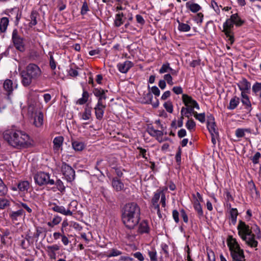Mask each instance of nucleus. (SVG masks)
Wrapping results in <instances>:
<instances>
[{"label": "nucleus", "mask_w": 261, "mask_h": 261, "mask_svg": "<svg viewBox=\"0 0 261 261\" xmlns=\"http://www.w3.org/2000/svg\"><path fill=\"white\" fill-rule=\"evenodd\" d=\"M140 214V207L137 203L130 202L126 203L122 209L123 223L128 229H134L139 224Z\"/></svg>", "instance_id": "nucleus-1"}, {"label": "nucleus", "mask_w": 261, "mask_h": 261, "mask_svg": "<svg viewBox=\"0 0 261 261\" xmlns=\"http://www.w3.org/2000/svg\"><path fill=\"white\" fill-rule=\"evenodd\" d=\"M3 137L9 145L14 147L25 148L30 144L29 136L20 130H6L3 133Z\"/></svg>", "instance_id": "nucleus-2"}, {"label": "nucleus", "mask_w": 261, "mask_h": 261, "mask_svg": "<svg viewBox=\"0 0 261 261\" xmlns=\"http://www.w3.org/2000/svg\"><path fill=\"white\" fill-rule=\"evenodd\" d=\"M237 229L239 236L249 246L252 248L257 246L258 242L255 240V236L248 225L242 220H240Z\"/></svg>", "instance_id": "nucleus-3"}, {"label": "nucleus", "mask_w": 261, "mask_h": 261, "mask_svg": "<svg viewBox=\"0 0 261 261\" xmlns=\"http://www.w3.org/2000/svg\"><path fill=\"white\" fill-rule=\"evenodd\" d=\"M42 74V71L40 67L33 63L29 64L25 70L21 72V82L24 86H29L33 80H38Z\"/></svg>", "instance_id": "nucleus-4"}, {"label": "nucleus", "mask_w": 261, "mask_h": 261, "mask_svg": "<svg viewBox=\"0 0 261 261\" xmlns=\"http://www.w3.org/2000/svg\"><path fill=\"white\" fill-rule=\"evenodd\" d=\"M227 245L233 261L245 260L244 251L241 248L236 239L229 236L227 239Z\"/></svg>", "instance_id": "nucleus-5"}, {"label": "nucleus", "mask_w": 261, "mask_h": 261, "mask_svg": "<svg viewBox=\"0 0 261 261\" xmlns=\"http://www.w3.org/2000/svg\"><path fill=\"white\" fill-rule=\"evenodd\" d=\"M59 168L64 176V178L68 182H71L74 179L75 171L70 166L65 162H63L60 166H59Z\"/></svg>", "instance_id": "nucleus-6"}, {"label": "nucleus", "mask_w": 261, "mask_h": 261, "mask_svg": "<svg viewBox=\"0 0 261 261\" xmlns=\"http://www.w3.org/2000/svg\"><path fill=\"white\" fill-rule=\"evenodd\" d=\"M34 178L36 184L40 186L46 185H53L55 184L54 180L50 179L49 174L44 172H38L35 175Z\"/></svg>", "instance_id": "nucleus-7"}, {"label": "nucleus", "mask_w": 261, "mask_h": 261, "mask_svg": "<svg viewBox=\"0 0 261 261\" xmlns=\"http://www.w3.org/2000/svg\"><path fill=\"white\" fill-rule=\"evenodd\" d=\"M233 22L230 18L227 19L223 25V32L224 33L228 41L230 42V44H232L234 42V37L232 31L234 25Z\"/></svg>", "instance_id": "nucleus-8"}, {"label": "nucleus", "mask_w": 261, "mask_h": 261, "mask_svg": "<svg viewBox=\"0 0 261 261\" xmlns=\"http://www.w3.org/2000/svg\"><path fill=\"white\" fill-rule=\"evenodd\" d=\"M12 39L15 48L18 50L23 52L25 50L23 38L18 35L16 29L14 30L12 32Z\"/></svg>", "instance_id": "nucleus-9"}, {"label": "nucleus", "mask_w": 261, "mask_h": 261, "mask_svg": "<svg viewBox=\"0 0 261 261\" xmlns=\"http://www.w3.org/2000/svg\"><path fill=\"white\" fill-rule=\"evenodd\" d=\"M182 100L186 107L196 108L197 110L200 109L198 103L193 99L191 96L184 94L182 95Z\"/></svg>", "instance_id": "nucleus-10"}, {"label": "nucleus", "mask_w": 261, "mask_h": 261, "mask_svg": "<svg viewBox=\"0 0 261 261\" xmlns=\"http://www.w3.org/2000/svg\"><path fill=\"white\" fill-rule=\"evenodd\" d=\"M30 187V183L28 181L21 180L17 184V188L13 187L12 190L14 191L18 190L19 193L25 194L28 192Z\"/></svg>", "instance_id": "nucleus-11"}, {"label": "nucleus", "mask_w": 261, "mask_h": 261, "mask_svg": "<svg viewBox=\"0 0 261 261\" xmlns=\"http://www.w3.org/2000/svg\"><path fill=\"white\" fill-rule=\"evenodd\" d=\"M51 210L57 213H60L65 216H72V212L69 210L66 209L63 206L58 205L56 203H51L49 204Z\"/></svg>", "instance_id": "nucleus-12"}, {"label": "nucleus", "mask_w": 261, "mask_h": 261, "mask_svg": "<svg viewBox=\"0 0 261 261\" xmlns=\"http://www.w3.org/2000/svg\"><path fill=\"white\" fill-rule=\"evenodd\" d=\"M106 108V105L100 101L97 103L94 108L96 119L99 120L102 119Z\"/></svg>", "instance_id": "nucleus-13"}, {"label": "nucleus", "mask_w": 261, "mask_h": 261, "mask_svg": "<svg viewBox=\"0 0 261 261\" xmlns=\"http://www.w3.org/2000/svg\"><path fill=\"white\" fill-rule=\"evenodd\" d=\"M33 120V125L38 128H40L43 124V114L42 112L38 113L36 115H34L32 117H29Z\"/></svg>", "instance_id": "nucleus-14"}, {"label": "nucleus", "mask_w": 261, "mask_h": 261, "mask_svg": "<svg viewBox=\"0 0 261 261\" xmlns=\"http://www.w3.org/2000/svg\"><path fill=\"white\" fill-rule=\"evenodd\" d=\"M207 127L210 134H218L214 117L212 115L207 117Z\"/></svg>", "instance_id": "nucleus-15"}, {"label": "nucleus", "mask_w": 261, "mask_h": 261, "mask_svg": "<svg viewBox=\"0 0 261 261\" xmlns=\"http://www.w3.org/2000/svg\"><path fill=\"white\" fill-rule=\"evenodd\" d=\"M108 92L107 90H103L101 88H94L93 91V93L94 95L98 97L97 102H103V100H106L107 98V96L106 95V92Z\"/></svg>", "instance_id": "nucleus-16"}, {"label": "nucleus", "mask_w": 261, "mask_h": 261, "mask_svg": "<svg viewBox=\"0 0 261 261\" xmlns=\"http://www.w3.org/2000/svg\"><path fill=\"white\" fill-rule=\"evenodd\" d=\"M3 88L6 92V94L8 96V98L9 99V96L12 93L14 89L16 88V86L15 87L13 85V82L11 80L7 79L4 82Z\"/></svg>", "instance_id": "nucleus-17"}, {"label": "nucleus", "mask_w": 261, "mask_h": 261, "mask_svg": "<svg viewBox=\"0 0 261 261\" xmlns=\"http://www.w3.org/2000/svg\"><path fill=\"white\" fill-rule=\"evenodd\" d=\"M134 66V63L130 61H126L117 64L119 71L123 73H126Z\"/></svg>", "instance_id": "nucleus-18"}, {"label": "nucleus", "mask_w": 261, "mask_h": 261, "mask_svg": "<svg viewBox=\"0 0 261 261\" xmlns=\"http://www.w3.org/2000/svg\"><path fill=\"white\" fill-rule=\"evenodd\" d=\"M237 85L241 91H249L251 88V84L245 78H242Z\"/></svg>", "instance_id": "nucleus-19"}, {"label": "nucleus", "mask_w": 261, "mask_h": 261, "mask_svg": "<svg viewBox=\"0 0 261 261\" xmlns=\"http://www.w3.org/2000/svg\"><path fill=\"white\" fill-rule=\"evenodd\" d=\"M41 111L36 107L34 101H30L28 103V115L29 117H32Z\"/></svg>", "instance_id": "nucleus-20"}, {"label": "nucleus", "mask_w": 261, "mask_h": 261, "mask_svg": "<svg viewBox=\"0 0 261 261\" xmlns=\"http://www.w3.org/2000/svg\"><path fill=\"white\" fill-rule=\"evenodd\" d=\"M194 0H191L186 4V8L193 13L198 12L201 9V7L198 4L195 3Z\"/></svg>", "instance_id": "nucleus-21"}, {"label": "nucleus", "mask_w": 261, "mask_h": 261, "mask_svg": "<svg viewBox=\"0 0 261 261\" xmlns=\"http://www.w3.org/2000/svg\"><path fill=\"white\" fill-rule=\"evenodd\" d=\"M139 224L138 229L139 233L141 234L148 233L149 232L150 229L147 221L143 220L140 223H139Z\"/></svg>", "instance_id": "nucleus-22"}, {"label": "nucleus", "mask_w": 261, "mask_h": 261, "mask_svg": "<svg viewBox=\"0 0 261 261\" xmlns=\"http://www.w3.org/2000/svg\"><path fill=\"white\" fill-rule=\"evenodd\" d=\"M24 211L20 209L17 211H11L9 213V217L11 220L15 222L18 220V218L21 217L24 215Z\"/></svg>", "instance_id": "nucleus-23"}, {"label": "nucleus", "mask_w": 261, "mask_h": 261, "mask_svg": "<svg viewBox=\"0 0 261 261\" xmlns=\"http://www.w3.org/2000/svg\"><path fill=\"white\" fill-rule=\"evenodd\" d=\"M162 191H163L158 190L154 193L151 199V206L153 208H158V207L160 206L158 202L162 194Z\"/></svg>", "instance_id": "nucleus-24"}, {"label": "nucleus", "mask_w": 261, "mask_h": 261, "mask_svg": "<svg viewBox=\"0 0 261 261\" xmlns=\"http://www.w3.org/2000/svg\"><path fill=\"white\" fill-rule=\"evenodd\" d=\"M112 185L113 188L117 192L123 190L124 186L123 183L119 179L113 178L112 181Z\"/></svg>", "instance_id": "nucleus-25"}, {"label": "nucleus", "mask_w": 261, "mask_h": 261, "mask_svg": "<svg viewBox=\"0 0 261 261\" xmlns=\"http://www.w3.org/2000/svg\"><path fill=\"white\" fill-rule=\"evenodd\" d=\"M147 132L150 136L156 138L162 137L163 135V133L161 130L155 129L152 126H148Z\"/></svg>", "instance_id": "nucleus-26"}, {"label": "nucleus", "mask_w": 261, "mask_h": 261, "mask_svg": "<svg viewBox=\"0 0 261 261\" xmlns=\"http://www.w3.org/2000/svg\"><path fill=\"white\" fill-rule=\"evenodd\" d=\"M240 101V98L237 96H233L230 100L229 103L227 106L228 110H232L235 109L239 105Z\"/></svg>", "instance_id": "nucleus-27"}, {"label": "nucleus", "mask_w": 261, "mask_h": 261, "mask_svg": "<svg viewBox=\"0 0 261 261\" xmlns=\"http://www.w3.org/2000/svg\"><path fill=\"white\" fill-rule=\"evenodd\" d=\"M230 19L237 27H240L244 23V21L241 19L238 13L231 15Z\"/></svg>", "instance_id": "nucleus-28"}, {"label": "nucleus", "mask_w": 261, "mask_h": 261, "mask_svg": "<svg viewBox=\"0 0 261 261\" xmlns=\"http://www.w3.org/2000/svg\"><path fill=\"white\" fill-rule=\"evenodd\" d=\"M64 138L62 136L56 137L53 140L54 149L56 150H59L61 147Z\"/></svg>", "instance_id": "nucleus-29"}, {"label": "nucleus", "mask_w": 261, "mask_h": 261, "mask_svg": "<svg viewBox=\"0 0 261 261\" xmlns=\"http://www.w3.org/2000/svg\"><path fill=\"white\" fill-rule=\"evenodd\" d=\"M193 108L188 107H182L180 111L181 115L185 116L186 117L189 118L190 114H192L194 115V113L196 112L194 110Z\"/></svg>", "instance_id": "nucleus-30"}, {"label": "nucleus", "mask_w": 261, "mask_h": 261, "mask_svg": "<svg viewBox=\"0 0 261 261\" xmlns=\"http://www.w3.org/2000/svg\"><path fill=\"white\" fill-rule=\"evenodd\" d=\"M230 219L233 225H235L237 222V219L238 215V210L236 208H231L229 211Z\"/></svg>", "instance_id": "nucleus-31"}, {"label": "nucleus", "mask_w": 261, "mask_h": 261, "mask_svg": "<svg viewBox=\"0 0 261 261\" xmlns=\"http://www.w3.org/2000/svg\"><path fill=\"white\" fill-rule=\"evenodd\" d=\"M39 14L36 11H32L30 15V22L29 23V27H32L37 24V18Z\"/></svg>", "instance_id": "nucleus-32"}, {"label": "nucleus", "mask_w": 261, "mask_h": 261, "mask_svg": "<svg viewBox=\"0 0 261 261\" xmlns=\"http://www.w3.org/2000/svg\"><path fill=\"white\" fill-rule=\"evenodd\" d=\"M245 133H251L250 128H237L235 132V135L238 138H242L245 136Z\"/></svg>", "instance_id": "nucleus-33"}, {"label": "nucleus", "mask_w": 261, "mask_h": 261, "mask_svg": "<svg viewBox=\"0 0 261 261\" xmlns=\"http://www.w3.org/2000/svg\"><path fill=\"white\" fill-rule=\"evenodd\" d=\"M9 19L7 17H3L0 21V30L2 32H5L9 24Z\"/></svg>", "instance_id": "nucleus-34"}, {"label": "nucleus", "mask_w": 261, "mask_h": 261, "mask_svg": "<svg viewBox=\"0 0 261 261\" xmlns=\"http://www.w3.org/2000/svg\"><path fill=\"white\" fill-rule=\"evenodd\" d=\"M88 98H89L88 92L84 89L83 94H82V97L81 98H79L77 100L76 103L81 105H84L87 101Z\"/></svg>", "instance_id": "nucleus-35"}, {"label": "nucleus", "mask_w": 261, "mask_h": 261, "mask_svg": "<svg viewBox=\"0 0 261 261\" xmlns=\"http://www.w3.org/2000/svg\"><path fill=\"white\" fill-rule=\"evenodd\" d=\"M123 16L124 15L122 13H119L116 15L114 21V24L116 27H119L123 24V21L122 20V18Z\"/></svg>", "instance_id": "nucleus-36"}, {"label": "nucleus", "mask_w": 261, "mask_h": 261, "mask_svg": "<svg viewBox=\"0 0 261 261\" xmlns=\"http://www.w3.org/2000/svg\"><path fill=\"white\" fill-rule=\"evenodd\" d=\"M169 71H174V70L170 67V64L169 63L163 64L159 70V72L161 74L168 72Z\"/></svg>", "instance_id": "nucleus-37"}, {"label": "nucleus", "mask_w": 261, "mask_h": 261, "mask_svg": "<svg viewBox=\"0 0 261 261\" xmlns=\"http://www.w3.org/2000/svg\"><path fill=\"white\" fill-rule=\"evenodd\" d=\"M91 117V108L86 107L84 112L82 114V119L83 120H89Z\"/></svg>", "instance_id": "nucleus-38"}, {"label": "nucleus", "mask_w": 261, "mask_h": 261, "mask_svg": "<svg viewBox=\"0 0 261 261\" xmlns=\"http://www.w3.org/2000/svg\"><path fill=\"white\" fill-rule=\"evenodd\" d=\"M178 23V29L180 32H188L191 29V27L186 23L180 22L179 20H177Z\"/></svg>", "instance_id": "nucleus-39"}, {"label": "nucleus", "mask_w": 261, "mask_h": 261, "mask_svg": "<svg viewBox=\"0 0 261 261\" xmlns=\"http://www.w3.org/2000/svg\"><path fill=\"white\" fill-rule=\"evenodd\" d=\"M62 218L61 217L59 216H56L51 221L47 222V225L49 227H53L55 225H57L59 224Z\"/></svg>", "instance_id": "nucleus-40"}, {"label": "nucleus", "mask_w": 261, "mask_h": 261, "mask_svg": "<svg viewBox=\"0 0 261 261\" xmlns=\"http://www.w3.org/2000/svg\"><path fill=\"white\" fill-rule=\"evenodd\" d=\"M72 145L76 151H81L84 148V144L81 142L74 141L72 142Z\"/></svg>", "instance_id": "nucleus-41"}, {"label": "nucleus", "mask_w": 261, "mask_h": 261, "mask_svg": "<svg viewBox=\"0 0 261 261\" xmlns=\"http://www.w3.org/2000/svg\"><path fill=\"white\" fill-rule=\"evenodd\" d=\"M148 254L150 257V261H159L157 258L156 252L154 249L152 248L148 250ZM159 261H161V260Z\"/></svg>", "instance_id": "nucleus-42"}, {"label": "nucleus", "mask_w": 261, "mask_h": 261, "mask_svg": "<svg viewBox=\"0 0 261 261\" xmlns=\"http://www.w3.org/2000/svg\"><path fill=\"white\" fill-rule=\"evenodd\" d=\"M186 126L190 131L194 130L196 127V123L192 119H189L186 122Z\"/></svg>", "instance_id": "nucleus-43"}, {"label": "nucleus", "mask_w": 261, "mask_h": 261, "mask_svg": "<svg viewBox=\"0 0 261 261\" xmlns=\"http://www.w3.org/2000/svg\"><path fill=\"white\" fill-rule=\"evenodd\" d=\"M241 102L242 104L244 106L245 109H246V110L248 112H250L252 111V105L249 99L241 100Z\"/></svg>", "instance_id": "nucleus-44"}, {"label": "nucleus", "mask_w": 261, "mask_h": 261, "mask_svg": "<svg viewBox=\"0 0 261 261\" xmlns=\"http://www.w3.org/2000/svg\"><path fill=\"white\" fill-rule=\"evenodd\" d=\"M252 90L257 95L258 92H261V83L255 82L252 86Z\"/></svg>", "instance_id": "nucleus-45"}, {"label": "nucleus", "mask_w": 261, "mask_h": 261, "mask_svg": "<svg viewBox=\"0 0 261 261\" xmlns=\"http://www.w3.org/2000/svg\"><path fill=\"white\" fill-rule=\"evenodd\" d=\"M194 117L201 123H203L205 121V116L204 113H198L196 112V113H194Z\"/></svg>", "instance_id": "nucleus-46"}, {"label": "nucleus", "mask_w": 261, "mask_h": 261, "mask_svg": "<svg viewBox=\"0 0 261 261\" xmlns=\"http://www.w3.org/2000/svg\"><path fill=\"white\" fill-rule=\"evenodd\" d=\"M251 229L252 230L253 229L252 232H254L253 233L255 236V240L260 239L261 238V234L259 227L257 225H255L253 227H251Z\"/></svg>", "instance_id": "nucleus-47"}, {"label": "nucleus", "mask_w": 261, "mask_h": 261, "mask_svg": "<svg viewBox=\"0 0 261 261\" xmlns=\"http://www.w3.org/2000/svg\"><path fill=\"white\" fill-rule=\"evenodd\" d=\"M122 254V252L116 249H112L109 251V253L107 255V257H114L117 256L119 255H121Z\"/></svg>", "instance_id": "nucleus-48"}, {"label": "nucleus", "mask_w": 261, "mask_h": 261, "mask_svg": "<svg viewBox=\"0 0 261 261\" xmlns=\"http://www.w3.org/2000/svg\"><path fill=\"white\" fill-rule=\"evenodd\" d=\"M55 184H56L57 189L61 192H63L65 191V187L64 186L63 182L60 179H58L56 183L55 182Z\"/></svg>", "instance_id": "nucleus-49"}, {"label": "nucleus", "mask_w": 261, "mask_h": 261, "mask_svg": "<svg viewBox=\"0 0 261 261\" xmlns=\"http://www.w3.org/2000/svg\"><path fill=\"white\" fill-rule=\"evenodd\" d=\"M77 206V202L75 200H73L68 204V207L67 210H69L70 212L73 213V212L76 210Z\"/></svg>", "instance_id": "nucleus-50"}, {"label": "nucleus", "mask_w": 261, "mask_h": 261, "mask_svg": "<svg viewBox=\"0 0 261 261\" xmlns=\"http://www.w3.org/2000/svg\"><path fill=\"white\" fill-rule=\"evenodd\" d=\"M60 247L57 244H54L51 246H47L46 250L47 252H56V251H58Z\"/></svg>", "instance_id": "nucleus-51"}, {"label": "nucleus", "mask_w": 261, "mask_h": 261, "mask_svg": "<svg viewBox=\"0 0 261 261\" xmlns=\"http://www.w3.org/2000/svg\"><path fill=\"white\" fill-rule=\"evenodd\" d=\"M10 205V201L4 198H0V209H4Z\"/></svg>", "instance_id": "nucleus-52"}, {"label": "nucleus", "mask_w": 261, "mask_h": 261, "mask_svg": "<svg viewBox=\"0 0 261 261\" xmlns=\"http://www.w3.org/2000/svg\"><path fill=\"white\" fill-rule=\"evenodd\" d=\"M164 107L168 112L170 113H172L173 112V105L170 101H167L165 102Z\"/></svg>", "instance_id": "nucleus-53"}, {"label": "nucleus", "mask_w": 261, "mask_h": 261, "mask_svg": "<svg viewBox=\"0 0 261 261\" xmlns=\"http://www.w3.org/2000/svg\"><path fill=\"white\" fill-rule=\"evenodd\" d=\"M7 190L3 181L0 178V196H3L7 193Z\"/></svg>", "instance_id": "nucleus-54"}, {"label": "nucleus", "mask_w": 261, "mask_h": 261, "mask_svg": "<svg viewBox=\"0 0 261 261\" xmlns=\"http://www.w3.org/2000/svg\"><path fill=\"white\" fill-rule=\"evenodd\" d=\"M17 206L18 207H22L24 208L29 213H31L32 212V210L31 208L27 204L23 202H19L17 203Z\"/></svg>", "instance_id": "nucleus-55"}, {"label": "nucleus", "mask_w": 261, "mask_h": 261, "mask_svg": "<svg viewBox=\"0 0 261 261\" xmlns=\"http://www.w3.org/2000/svg\"><path fill=\"white\" fill-rule=\"evenodd\" d=\"M164 79L165 81H166L169 85H173L174 84L172 81V77L170 74H165Z\"/></svg>", "instance_id": "nucleus-56"}, {"label": "nucleus", "mask_w": 261, "mask_h": 261, "mask_svg": "<svg viewBox=\"0 0 261 261\" xmlns=\"http://www.w3.org/2000/svg\"><path fill=\"white\" fill-rule=\"evenodd\" d=\"M181 149L180 148V147H179L178 148V150H177V151L176 153V155H175L176 161L178 164H179L181 162Z\"/></svg>", "instance_id": "nucleus-57"}, {"label": "nucleus", "mask_w": 261, "mask_h": 261, "mask_svg": "<svg viewBox=\"0 0 261 261\" xmlns=\"http://www.w3.org/2000/svg\"><path fill=\"white\" fill-rule=\"evenodd\" d=\"M260 153L259 152L255 153L254 155L252 157L251 160L254 164H256L259 162V159L260 158Z\"/></svg>", "instance_id": "nucleus-58"}, {"label": "nucleus", "mask_w": 261, "mask_h": 261, "mask_svg": "<svg viewBox=\"0 0 261 261\" xmlns=\"http://www.w3.org/2000/svg\"><path fill=\"white\" fill-rule=\"evenodd\" d=\"M137 149L140 151V155H141L145 160H147V157L146 156V150L141 147H138Z\"/></svg>", "instance_id": "nucleus-59"}, {"label": "nucleus", "mask_w": 261, "mask_h": 261, "mask_svg": "<svg viewBox=\"0 0 261 261\" xmlns=\"http://www.w3.org/2000/svg\"><path fill=\"white\" fill-rule=\"evenodd\" d=\"M172 216L175 222L177 223L179 222V213L178 212L174 210L172 211Z\"/></svg>", "instance_id": "nucleus-60"}, {"label": "nucleus", "mask_w": 261, "mask_h": 261, "mask_svg": "<svg viewBox=\"0 0 261 261\" xmlns=\"http://www.w3.org/2000/svg\"><path fill=\"white\" fill-rule=\"evenodd\" d=\"M195 210L197 212L198 215L199 217H201L203 216V212L200 205H197V206L194 207Z\"/></svg>", "instance_id": "nucleus-61"}, {"label": "nucleus", "mask_w": 261, "mask_h": 261, "mask_svg": "<svg viewBox=\"0 0 261 261\" xmlns=\"http://www.w3.org/2000/svg\"><path fill=\"white\" fill-rule=\"evenodd\" d=\"M172 91L176 94H180L182 93L183 90L182 88L180 86H175L173 87Z\"/></svg>", "instance_id": "nucleus-62"}, {"label": "nucleus", "mask_w": 261, "mask_h": 261, "mask_svg": "<svg viewBox=\"0 0 261 261\" xmlns=\"http://www.w3.org/2000/svg\"><path fill=\"white\" fill-rule=\"evenodd\" d=\"M68 73L70 76H73V77H75L78 75L77 71L76 69H74L72 68H70L68 70Z\"/></svg>", "instance_id": "nucleus-63"}, {"label": "nucleus", "mask_w": 261, "mask_h": 261, "mask_svg": "<svg viewBox=\"0 0 261 261\" xmlns=\"http://www.w3.org/2000/svg\"><path fill=\"white\" fill-rule=\"evenodd\" d=\"M136 18L137 22L138 23L140 24L141 25H143L144 24L145 20H144V18H143V17L141 15H139V14L137 15L136 16Z\"/></svg>", "instance_id": "nucleus-64"}]
</instances>
